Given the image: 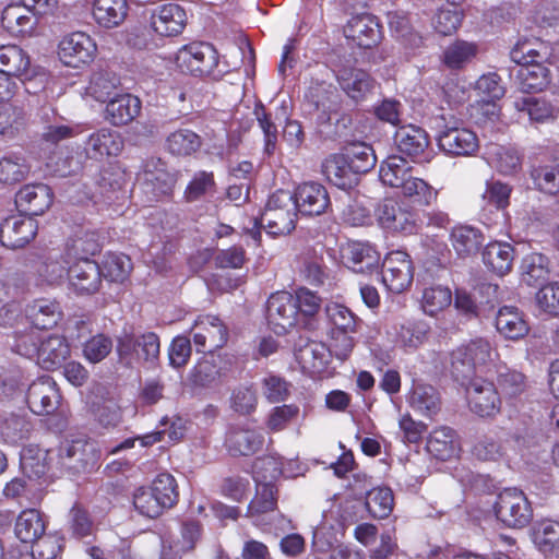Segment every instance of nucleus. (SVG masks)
<instances>
[{
  "label": "nucleus",
  "instance_id": "nucleus-42",
  "mask_svg": "<svg viewBox=\"0 0 559 559\" xmlns=\"http://www.w3.org/2000/svg\"><path fill=\"white\" fill-rule=\"evenodd\" d=\"M31 11L25 4L10 3L1 12V25L12 35H23L29 32L33 26Z\"/></svg>",
  "mask_w": 559,
  "mask_h": 559
},
{
  "label": "nucleus",
  "instance_id": "nucleus-31",
  "mask_svg": "<svg viewBox=\"0 0 559 559\" xmlns=\"http://www.w3.org/2000/svg\"><path fill=\"white\" fill-rule=\"evenodd\" d=\"M496 329L498 333L511 341H518L527 335L528 323L523 313L515 307L503 306L496 316Z\"/></svg>",
  "mask_w": 559,
  "mask_h": 559
},
{
  "label": "nucleus",
  "instance_id": "nucleus-51",
  "mask_svg": "<svg viewBox=\"0 0 559 559\" xmlns=\"http://www.w3.org/2000/svg\"><path fill=\"white\" fill-rule=\"evenodd\" d=\"M412 167L402 156H389L380 167L379 177L385 186L400 188L411 175Z\"/></svg>",
  "mask_w": 559,
  "mask_h": 559
},
{
  "label": "nucleus",
  "instance_id": "nucleus-7",
  "mask_svg": "<svg viewBox=\"0 0 559 559\" xmlns=\"http://www.w3.org/2000/svg\"><path fill=\"white\" fill-rule=\"evenodd\" d=\"M466 397L472 413L481 418H492L499 414L501 400L491 381L476 377L466 388Z\"/></svg>",
  "mask_w": 559,
  "mask_h": 559
},
{
  "label": "nucleus",
  "instance_id": "nucleus-17",
  "mask_svg": "<svg viewBox=\"0 0 559 559\" xmlns=\"http://www.w3.org/2000/svg\"><path fill=\"white\" fill-rule=\"evenodd\" d=\"M512 187L499 180L487 181L481 194L483 205L479 217L486 226H493L498 223L500 213L504 216V211L510 204Z\"/></svg>",
  "mask_w": 559,
  "mask_h": 559
},
{
  "label": "nucleus",
  "instance_id": "nucleus-49",
  "mask_svg": "<svg viewBox=\"0 0 559 559\" xmlns=\"http://www.w3.org/2000/svg\"><path fill=\"white\" fill-rule=\"evenodd\" d=\"M549 57L548 46L543 41H519L510 52V58L518 66L543 63Z\"/></svg>",
  "mask_w": 559,
  "mask_h": 559
},
{
  "label": "nucleus",
  "instance_id": "nucleus-26",
  "mask_svg": "<svg viewBox=\"0 0 559 559\" xmlns=\"http://www.w3.org/2000/svg\"><path fill=\"white\" fill-rule=\"evenodd\" d=\"M341 252L344 263L356 273L370 272L380 262V253L369 242H348Z\"/></svg>",
  "mask_w": 559,
  "mask_h": 559
},
{
  "label": "nucleus",
  "instance_id": "nucleus-6",
  "mask_svg": "<svg viewBox=\"0 0 559 559\" xmlns=\"http://www.w3.org/2000/svg\"><path fill=\"white\" fill-rule=\"evenodd\" d=\"M117 353L120 360L127 365H131L132 359L136 358L153 366L159 358V337L154 332L141 335L124 332L117 340Z\"/></svg>",
  "mask_w": 559,
  "mask_h": 559
},
{
  "label": "nucleus",
  "instance_id": "nucleus-1",
  "mask_svg": "<svg viewBox=\"0 0 559 559\" xmlns=\"http://www.w3.org/2000/svg\"><path fill=\"white\" fill-rule=\"evenodd\" d=\"M296 217L297 209L293 194L286 190H278L269 198L260 222L253 218L252 226L246 229L251 238L259 242L261 227L273 237L285 236L295 229Z\"/></svg>",
  "mask_w": 559,
  "mask_h": 559
},
{
  "label": "nucleus",
  "instance_id": "nucleus-30",
  "mask_svg": "<svg viewBox=\"0 0 559 559\" xmlns=\"http://www.w3.org/2000/svg\"><path fill=\"white\" fill-rule=\"evenodd\" d=\"M338 93L333 84L325 81L311 80L305 91L304 99L313 110L329 114L338 106Z\"/></svg>",
  "mask_w": 559,
  "mask_h": 559
},
{
  "label": "nucleus",
  "instance_id": "nucleus-12",
  "mask_svg": "<svg viewBox=\"0 0 559 559\" xmlns=\"http://www.w3.org/2000/svg\"><path fill=\"white\" fill-rule=\"evenodd\" d=\"M61 464L75 472L93 468L99 460V451L94 442L83 437L66 440L59 449Z\"/></svg>",
  "mask_w": 559,
  "mask_h": 559
},
{
  "label": "nucleus",
  "instance_id": "nucleus-23",
  "mask_svg": "<svg viewBox=\"0 0 559 559\" xmlns=\"http://www.w3.org/2000/svg\"><path fill=\"white\" fill-rule=\"evenodd\" d=\"M293 197L297 211L302 215H321L325 213L331 204L325 187L313 181L298 186Z\"/></svg>",
  "mask_w": 559,
  "mask_h": 559
},
{
  "label": "nucleus",
  "instance_id": "nucleus-8",
  "mask_svg": "<svg viewBox=\"0 0 559 559\" xmlns=\"http://www.w3.org/2000/svg\"><path fill=\"white\" fill-rule=\"evenodd\" d=\"M97 52L95 40L84 32H73L62 37L58 56L68 67L80 68L92 62Z\"/></svg>",
  "mask_w": 559,
  "mask_h": 559
},
{
  "label": "nucleus",
  "instance_id": "nucleus-55",
  "mask_svg": "<svg viewBox=\"0 0 559 559\" xmlns=\"http://www.w3.org/2000/svg\"><path fill=\"white\" fill-rule=\"evenodd\" d=\"M131 270V260L123 253H107L100 266L102 277L117 283H123L129 277Z\"/></svg>",
  "mask_w": 559,
  "mask_h": 559
},
{
  "label": "nucleus",
  "instance_id": "nucleus-34",
  "mask_svg": "<svg viewBox=\"0 0 559 559\" xmlns=\"http://www.w3.org/2000/svg\"><path fill=\"white\" fill-rule=\"evenodd\" d=\"M455 437V431L450 427L437 428L430 432L426 449L437 460H451L455 457L460 451Z\"/></svg>",
  "mask_w": 559,
  "mask_h": 559
},
{
  "label": "nucleus",
  "instance_id": "nucleus-35",
  "mask_svg": "<svg viewBox=\"0 0 559 559\" xmlns=\"http://www.w3.org/2000/svg\"><path fill=\"white\" fill-rule=\"evenodd\" d=\"M485 156L488 164L502 175H513L522 167V157L513 147L489 144Z\"/></svg>",
  "mask_w": 559,
  "mask_h": 559
},
{
  "label": "nucleus",
  "instance_id": "nucleus-41",
  "mask_svg": "<svg viewBox=\"0 0 559 559\" xmlns=\"http://www.w3.org/2000/svg\"><path fill=\"white\" fill-rule=\"evenodd\" d=\"M26 318L36 329H50L61 318L59 305L49 299H38L26 308Z\"/></svg>",
  "mask_w": 559,
  "mask_h": 559
},
{
  "label": "nucleus",
  "instance_id": "nucleus-59",
  "mask_svg": "<svg viewBox=\"0 0 559 559\" xmlns=\"http://www.w3.org/2000/svg\"><path fill=\"white\" fill-rule=\"evenodd\" d=\"M521 270L524 281L534 285L548 276L549 259L538 252L528 253L522 260Z\"/></svg>",
  "mask_w": 559,
  "mask_h": 559
},
{
  "label": "nucleus",
  "instance_id": "nucleus-20",
  "mask_svg": "<svg viewBox=\"0 0 559 559\" xmlns=\"http://www.w3.org/2000/svg\"><path fill=\"white\" fill-rule=\"evenodd\" d=\"M37 222L29 216L15 215L0 224V242L9 249L25 247L37 234Z\"/></svg>",
  "mask_w": 559,
  "mask_h": 559
},
{
  "label": "nucleus",
  "instance_id": "nucleus-22",
  "mask_svg": "<svg viewBox=\"0 0 559 559\" xmlns=\"http://www.w3.org/2000/svg\"><path fill=\"white\" fill-rule=\"evenodd\" d=\"M263 443L262 432L249 426H231L225 437V448L233 456L254 454L262 448Z\"/></svg>",
  "mask_w": 559,
  "mask_h": 559
},
{
  "label": "nucleus",
  "instance_id": "nucleus-39",
  "mask_svg": "<svg viewBox=\"0 0 559 559\" xmlns=\"http://www.w3.org/2000/svg\"><path fill=\"white\" fill-rule=\"evenodd\" d=\"M407 401L415 412L426 417H432L440 411L439 393L428 384L415 383Z\"/></svg>",
  "mask_w": 559,
  "mask_h": 559
},
{
  "label": "nucleus",
  "instance_id": "nucleus-27",
  "mask_svg": "<svg viewBox=\"0 0 559 559\" xmlns=\"http://www.w3.org/2000/svg\"><path fill=\"white\" fill-rule=\"evenodd\" d=\"M141 106L136 96L121 91L106 103L105 119L116 127L127 126L140 115Z\"/></svg>",
  "mask_w": 559,
  "mask_h": 559
},
{
  "label": "nucleus",
  "instance_id": "nucleus-4",
  "mask_svg": "<svg viewBox=\"0 0 559 559\" xmlns=\"http://www.w3.org/2000/svg\"><path fill=\"white\" fill-rule=\"evenodd\" d=\"M175 62L182 72L195 76L210 75L218 64V53L211 44L193 41L179 48Z\"/></svg>",
  "mask_w": 559,
  "mask_h": 559
},
{
  "label": "nucleus",
  "instance_id": "nucleus-53",
  "mask_svg": "<svg viewBox=\"0 0 559 559\" xmlns=\"http://www.w3.org/2000/svg\"><path fill=\"white\" fill-rule=\"evenodd\" d=\"M452 304V292L449 287L433 285L426 287L423 292L420 305L423 311L428 316H436Z\"/></svg>",
  "mask_w": 559,
  "mask_h": 559
},
{
  "label": "nucleus",
  "instance_id": "nucleus-44",
  "mask_svg": "<svg viewBox=\"0 0 559 559\" xmlns=\"http://www.w3.org/2000/svg\"><path fill=\"white\" fill-rule=\"evenodd\" d=\"M533 540L538 549L549 558L559 559V523L540 521L534 528Z\"/></svg>",
  "mask_w": 559,
  "mask_h": 559
},
{
  "label": "nucleus",
  "instance_id": "nucleus-64",
  "mask_svg": "<svg viewBox=\"0 0 559 559\" xmlns=\"http://www.w3.org/2000/svg\"><path fill=\"white\" fill-rule=\"evenodd\" d=\"M535 305L542 313L559 317V281L543 285L535 294Z\"/></svg>",
  "mask_w": 559,
  "mask_h": 559
},
{
  "label": "nucleus",
  "instance_id": "nucleus-40",
  "mask_svg": "<svg viewBox=\"0 0 559 559\" xmlns=\"http://www.w3.org/2000/svg\"><path fill=\"white\" fill-rule=\"evenodd\" d=\"M67 257V252H50L37 266V275L43 284L56 285L60 284L66 274L68 275V266L71 261Z\"/></svg>",
  "mask_w": 559,
  "mask_h": 559
},
{
  "label": "nucleus",
  "instance_id": "nucleus-19",
  "mask_svg": "<svg viewBox=\"0 0 559 559\" xmlns=\"http://www.w3.org/2000/svg\"><path fill=\"white\" fill-rule=\"evenodd\" d=\"M344 35L360 48H371L382 38L381 25L378 19L369 13L352 16L344 26Z\"/></svg>",
  "mask_w": 559,
  "mask_h": 559
},
{
  "label": "nucleus",
  "instance_id": "nucleus-5",
  "mask_svg": "<svg viewBox=\"0 0 559 559\" xmlns=\"http://www.w3.org/2000/svg\"><path fill=\"white\" fill-rule=\"evenodd\" d=\"M495 513L497 519L510 528H522L533 518V510L526 496L515 488H507L498 495Z\"/></svg>",
  "mask_w": 559,
  "mask_h": 559
},
{
  "label": "nucleus",
  "instance_id": "nucleus-16",
  "mask_svg": "<svg viewBox=\"0 0 559 559\" xmlns=\"http://www.w3.org/2000/svg\"><path fill=\"white\" fill-rule=\"evenodd\" d=\"M438 145L448 155L468 156L478 150L479 141L471 129L450 122L439 132Z\"/></svg>",
  "mask_w": 559,
  "mask_h": 559
},
{
  "label": "nucleus",
  "instance_id": "nucleus-2",
  "mask_svg": "<svg viewBox=\"0 0 559 559\" xmlns=\"http://www.w3.org/2000/svg\"><path fill=\"white\" fill-rule=\"evenodd\" d=\"M498 356L491 343L483 337L454 349L451 354V371L456 380L468 379L477 368L492 362Z\"/></svg>",
  "mask_w": 559,
  "mask_h": 559
},
{
  "label": "nucleus",
  "instance_id": "nucleus-33",
  "mask_svg": "<svg viewBox=\"0 0 559 559\" xmlns=\"http://www.w3.org/2000/svg\"><path fill=\"white\" fill-rule=\"evenodd\" d=\"M128 11L127 0H95L92 14L99 26L112 28L119 26L126 20Z\"/></svg>",
  "mask_w": 559,
  "mask_h": 559
},
{
  "label": "nucleus",
  "instance_id": "nucleus-61",
  "mask_svg": "<svg viewBox=\"0 0 559 559\" xmlns=\"http://www.w3.org/2000/svg\"><path fill=\"white\" fill-rule=\"evenodd\" d=\"M284 473L282 459L274 455L259 457L253 465V479L255 484H274Z\"/></svg>",
  "mask_w": 559,
  "mask_h": 559
},
{
  "label": "nucleus",
  "instance_id": "nucleus-57",
  "mask_svg": "<svg viewBox=\"0 0 559 559\" xmlns=\"http://www.w3.org/2000/svg\"><path fill=\"white\" fill-rule=\"evenodd\" d=\"M391 33L411 46H417L421 38L414 32L409 14L403 10L391 11L386 15Z\"/></svg>",
  "mask_w": 559,
  "mask_h": 559
},
{
  "label": "nucleus",
  "instance_id": "nucleus-36",
  "mask_svg": "<svg viewBox=\"0 0 559 559\" xmlns=\"http://www.w3.org/2000/svg\"><path fill=\"white\" fill-rule=\"evenodd\" d=\"M14 532L22 543L31 544L45 534L46 520L36 509L23 510L15 521Z\"/></svg>",
  "mask_w": 559,
  "mask_h": 559
},
{
  "label": "nucleus",
  "instance_id": "nucleus-11",
  "mask_svg": "<svg viewBox=\"0 0 559 559\" xmlns=\"http://www.w3.org/2000/svg\"><path fill=\"white\" fill-rule=\"evenodd\" d=\"M413 265L409 255L401 250L386 254L382 264V282L394 294L406 290L413 282Z\"/></svg>",
  "mask_w": 559,
  "mask_h": 559
},
{
  "label": "nucleus",
  "instance_id": "nucleus-63",
  "mask_svg": "<svg viewBox=\"0 0 559 559\" xmlns=\"http://www.w3.org/2000/svg\"><path fill=\"white\" fill-rule=\"evenodd\" d=\"M151 488L166 510L173 508L178 502V485L171 474H158L154 478Z\"/></svg>",
  "mask_w": 559,
  "mask_h": 559
},
{
  "label": "nucleus",
  "instance_id": "nucleus-54",
  "mask_svg": "<svg viewBox=\"0 0 559 559\" xmlns=\"http://www.w3.org/2000/svg\"><path fill=\"white\" fill-rule=\"evenodd\" d=\"M400 189L405 198L424 206H428L435 202L438 195V191L432 186L421 178L412 176V174L406 178Z\"/></svg>",
  "mask_w": 559,
  "mask_h": 559
},
{
  "label": "nucleus",
  "instance_id": "nucleus-43",
  "mask_svg": "<svg viewBox=\"0 0 559 559\" xmlns=\"http://www.w3.org/2000/svg\"><path fill=\"white\" fill-rule=\"evenodd\" d=\"M330 332L356 333L361 324V320L346 306L341 304H329L325 307Z\"/></svg>",
  "mask_w": 559,
  "mask_h": 559
},
{
  "label": "nucleus",
  "instance_id": "nucleus-60",
  "mask_svg": "<svg viewBox=\"0 0 559 559\" xmlns=\"http://www.w3.org/2000/svg\"><path fill=\"white\" fill-rule=\"evenodd\" d=\"M100 251V243L97 235L94 231H86L82 235H76L71 243L67 247V257L71 260H80L90 258Z\"/></svg>",
  "mask_w": 559,
  "mask_h": 559
},
{
  "label": "nucleus",
  "instance_id": "nucleus-3",
  "mask_svg": "<svg viewBox=\"0 0 559 559\" xmlns=\"http://www.w3.org/2000/svg\"><path fill=\"white\" fill-rule=\"evenodd\" d=\"M379 226L393 235H412L419 229L417 213L404 202L385 199L376 210Z\"/></svg>",
  "mask_w": 559,
  "mask_h": 559
},
{
  "label": "nucleus",
  "instance_id": "nucleus-28",
  "mask_svg": "<svg viewBox=\"0 0 559 559\" xmlns=\"http://www.w3.org/2000/svg\"><path fill=\"white\" fill-rule=\"evenodd\" d=\"M122 148V136L109 128H102L92 133L84 147L86 155L93 159L117 156L121 153Z\"/></svg>",
  "mask_w": 559,
  "mask_h": 559
},
{
  "label": "nucleus",
  "instance_id": "nucleus-15",
  "mask_svg": "<svg viewBox=\"0 0 559 559\" xmlns=\"http://www.w3.org/2000/svg\"><path fill=\"white\" fill-rule=\"evenodd\" d=\"M188 21L186 10L177 3L157 5L151 11L150 27L159 37H175L186 28Z\"/></svg>",
  "mask_w": 559,
  "mask_h": 559
},
{
  "label": "nucleus",
  "instance_id": "nucleus-45",
  "mask_svg": "<svg viewBox=\"0 0 559 559\" xmlns=\"http://www.w3.org/2000/svg\"><path fill=\"white\" fill-rule=\"evenodd\" d=\"M322 173L334 186L345 189L352 185L353 170L344 154H331L322 163Z\"/></svg>",
  "mask_w": 559,
  "mask_h": 559
},
{
  "label": "nucleus",
  "instance_id": "nucleus-48",
  "mask_svg": "<svg viewBox=\"0 0 559 559\" xmlns=\"http://www.w3.org/2000/svg\"><path fill=\"white\" fill-rule=\"evenodd\" d=\"M121 91L119 78L109 72L95 73L87 87V93L99 103H108Z\"/></svg>",
  "mask_w": 559,
  "mask_h": 559
},
{
  "label": "nucleus",
  "instance_id": "nucleus-37",
  "mask_svg": "<svg viewBox=\"0 0 559 559\" xmlns=\"http://www.w3.org/2000/svg\"><path fill=\"white\" fill-rule=\"evenodd\" d=\"M394 343L405 350H415L425 343L429 325L424 321H405L393 328Z\"/></svg>",
  "mask_w": 559,
  "mask_h": 559
},
{
  "label": "nucleus",
  "instance_id": "nucleus-56",
  "mask_svg": "<svg viewBox=\"0 0 559 559\" xmlns=\"http://www.w3.org/2000/svg\"><path fill=\"white\" fill-rule=\"evenodd\" d=\"M29 166L25 158L17 154H9L0 158V182L15 185L26 178Z\"/></svg>",
  "mask_w": 559,
  "mask_h": 559
},
{
  "label": "nucleus",
  "instance_id": "nucleus-58",
  "mask_svg": "<svg viewBox=\"0 0 559 559\" xmlns=\"http://www.w3.org/2000/svg\"><path fill=\"white\" fill-rule=\"evenodd\" d=\"M477 53V46L465 40H455L443 51V63L450 69H460Z\"/></svg>",
  "mask_w": 559,
  "mask_h": 559
},
{
  "label": "nucleus",
  "instance_id": "nucleus-32",
  "mask_svg": "<svg viewBox=\"0 0 559 559\" xmlns=\"http://www.w3.org/2000/svg\"><path fill=\"white\" fill-rule=\"evenodd\" d=\"M513 247L503 241L489 242L483 250V262L492 273L503 276L512 270Z\"/></svg>",
  "mask_w": 559,
  "mask_h": 559
},
{
  "label": "nucleus",
  "instance_id": "nucleus-29",
  "mask_svg": "<svg viewBox=\"0 0 559 559\" xmlns=\"http://www.w3.org/2000/svg\"><path fill=\"white\" fill-rule=\"evenodd\" d=\"M36 356L37 364L43 369L53 370L70 356V345L62 335H49L40 340Z\"/></svg>",
  "mask_w": 559,
  "mask_h": 559
},
{
  "label": "nucleus",
  "instance_id": "nucleus-24",
  "mask_svg": "<svg viewBox=\"0 0 559 559\" xmlns=\"http://www.w3.org/2000/svg\"><path fill=\"white\" fill-rule=\"evenodd\" d=\"M51 203V189L44 183L26 185L15 197L19 211L29 217L44 214Z\"/></svg>",
  "mask_w": 559,
  "mask_h": 559
},
{
  "label": "nucleus",
  "instance_id": "nucleus-25",
  "mask_svg": "<svg viewBox=\"0 0 559 559\" xmlns=\"http://www.w3.org/2000/svg\"><path fill=\"white\" fill-rule=\"evenodd\" d=\"M201 535L202 527L199 522H183L179 537H169L163 542L162 557L164 559H181L185 555L194 550Z\"/></svg>",
  "mask_w": 559,
  "mask_h": 559
},
{
  "label": "nucleus",
  "instance_id": "nucleus-52",
  "mask_svg": "<svg viewBox=\"0 0 559 559\" xmlns=\"http://www.w3.org/2000/svg\"><path fill=\"white\" fill-rule=\"evenodd\" d=\"M345 157L354 174H364L372 169L377 158L372 147L362 142L350 143L345 147Z\"/></svg>",
  "mask_w": 559,
  "mask_h": 559
},
{
  "label": "nucleus",
  "instance_id": "nucleus-14",
  "mask_svg": "<svg viewBox=\"0 0 559 559\" xmlns=\"http://www.w3.org/2000/svg\"><path fill=\"white\" fill-rule=\"evenodd\" d=\"M297 301L287 292L272 294L267 300L266 319L270 328L276 334H284L297 323Z\"/></svg>",
  "mask_w": 559,
  "mask_h": 559
},
{
  "label": "nucleus",
  "instance_id": "nucleus-13",
  "mask_svg": "<svg viewBox=\"0 0 559 559\" xmlns=\"http://www.w3.org/2000/svg\"><path fill=\"white\" fill-rule=\"evenodd\" d=\"M394 141L400 153L414 162L426 163L432 158L433 151L430 147L428 133L418 126L400 127L394 134Z\"/></svg>",
  "mask_w": 559,
  "mask_h": 559
},
{
  "label": "nucleus",
  "instance_id": "nucleus-46",
  "mask_svg": "<svg viewBox=\"0 0 559 559\" xmlns=\"http://www.w3.org/2000/svg\"><path fill=\"white\" fill-rule=\"evenodd\" d=\"M484 241V236L475 227L467 225L455 226L451 231V243L461 257L475 253Z\"/></svg>",
  "mask_w": 559,
  "mask_h": 559
},
{
  "label": "nucleus",
  "instance_id": "nucleus-21",
  "mask_svg": "<svg viewBox=\"0 0 559 559\" xmlns=\"http://www.w3.org/2000/svg\"><path fill=\"white\" fill-rule=\"evenodd\" d=\"M26 401L29 409L36 415L53 413L60 402L56 382L47 376L38 378L29 385Z\"/></svg>",
  "mask_w": 559,
  "mask_h": 559
},
{
  "label": "nucleus",
  "instance_id": "nucleus-18",
  "mask_svg": "<svg viewBox=\"0 0 559 559\" xmlns=\"http://www.w3.org/2000/svg\"><path fill=\"white\" fill-rule=\"evenodd\" d=\"M68 281L70 288L78 295L95 294L102 284L100 266L90 258L71 260Z\"/></svg>",
  "mask_w": 559,
  "mask_h": 559
},
{
  "label": "nucleus",
  "instance_id": "nucleus-47",
  "mask_svg": "<svg viewBox=\"0 0 559 559\" xmlns=\"http://www.w3.org/2000/svg\"><path fill=\"white\" fill-rule=\"evenodd\" d=\"M29 57L16 45L0 47V71L11 78L26 74L29 68Z\"/></svg>",
  "mask_w": 559,
  "mask_h": 559
},
{
  "label": "nucleus",
  "instance_id": "nucleus-62",
  "mask_svg": "<svg viewBox=\"0 0 559 559\" xmlns=\"http://www.w3.org/2000/svg\"><path fill=\"white\" fill-rule=\"evenodd\" d=\"M216 190L214 175L211 171H197L185 190V199L188 202L199 201L211 195Z\"/></svg>",
  "mask_w": 559,
  "mask_h": 559
},
{
  "label": "nucleus",
  "instance_id": "nucleus-50",
  "mask_svg": "<svg viewBox=\"0 0 559 559\" xmlns=\"http://www.w3.org/2000/svg\"><path fill=\"white\" fill-rule=\"evenodd\" d=\"M202 145L199 134L190 129H179L171 132L166 139V147L177 156H190Z\"/></svg>",
  "mask_w": 559,
  "mask_h": 559
},
{
  "label": "nucleus",
  "instance_id": "nucleus-9",
  "mask_svg": "<svg viewBox=\"0 0 559 559\" xmlns=\"http://www.w3.org/2000/svg\"><path fill=\"white\" fill-rule=\"evenodd\" d=\"M333 72L342 91L355 102L364 100L374 87L370 74L349 61L335 64Z\"/></svg>",
  "mask_w": 559,
  "mask_h": 559
},
{
  "label": "nucleus",
  "instance_id": "nucleus-10",
  "mask_svg": "<svg viewBox=\"0 0 559 559\" xmlns=\"http://www.w3.org/2000/svg\"><path fill=\"white\" fill-rule=\"evenodd\" d=\"M190 333L198 352L222 348L228 341L227 326L213 314L198 316Z\"/></svg>",
  "mask_w": 559,
  "mask_h": 559
},
{
  "label": "nucleus",
  "instance_id": "nucleus-38",
  "mask_svg": "<svg viewBox=\"0 0 559 559\" xmlns=\"http://www.w3.org/2000/svg\"><path fill=\"white\" fill-rule=\"evenodd\" d=\"M515 80L524 93L542 92L550 82L549 70L543 63L519 66Z\"/></svg>",
  "mask_w": 559,
  "mask_h": 559
}]
</instances>
